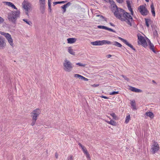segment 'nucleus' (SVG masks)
Wrapping results in <instances>:
<instances>
[{
    "label": "nucleus",
    "mask_w": 160,
    "mask_h": 160,
    "mask_svg": "<svg viewBox=\"0 0 160 160\" xmlns=\"http://www.w3.org/2000/svg\"><path fill=\"white\" fill-rule=\"evenodd\" d=\"M114 16L122 21H125L130 26H132V22L133 20L132 17L129 13L125 12L122 9L116 8L112 9Z\"/></svg>",
    "instance_id": "nucleus-1"
},
{
    "label": "nucleus",
    "mask_w": 160,
    "mask_h": 160,
    "mask_svg": "<svg viewBox=\"0 0 160 160\" xmlns=\"http://www.w3.org/2000/svg\"><path fill=\"white\" fill-rule=\"evenodd\" d=\"M20 12L19 10L11 11L8 14V18L9 21L14 24L16 23V21L20 16Z\"/></svg>",
    "instance_id": "nucleus-2"
},
{
    "label": "nucleus",
    "mask_w": 160,
    "mask_h": 160,
    "mask_svg": "<svg viewBox=\"0 0 160 160\" xmlns=\"http://www.w3.org/2000/svg\"><path fill=\"white\" fill-rule=\"evenodd\" d=\"M0 34L3 35L6 38L9 44L12 47H13L14 43H13V40L10 34L8 33H6L0 31Z\"/></svg>",
    "instance_id": "nucleus-3"
},
{
    "label": "nucleus",
    "mask_w": 160,
    "mask_h": 160,
    "mask_svg": "<svg viewBox=\"0 0 160 160\" xmlns=\"http://www.w3.org/2000/svg\"><path fill=\"white\" fill-rule=\"evenodd\" d=\"M63 65L64 66L63 69L65 71L68 72H70L72 70L73 68L72 66V64L66 59L65 60Z\"/></svg>",
    "instance_id": "nucleus-4"
},
{
    "label": "nucleus",
    "mask_w": 160,
    "mask_h": 160,
    "mask_svg": "<svg viewBox=\"0 0 160 160\" xmlns=\"http://www.w3.org/2000/svg\"><path fill=\"white\" fill-rule=\"evenodd\" d=\"M137 36L138 39V44H141L145 48L147 47V44L144 37L142 36L140 34H138Z\"/></svg>",
    "instance_id": "nucleus-5"
},
{
    "label": "nucleus",
    "mask_w": 160,
    "mask_h": 160,
    "mask_svg": "<svg viewBox=\"0 0 160 160\" xmlns=\"http://www.w3.org/2000/svg\"><path fill=\"white\" fill-rule=\"evenodd\" d=\"M41 110L38 108L33 110L31 113V117L32 118V119L37 120L38 117L41 113Z\"/></svg>",
    "instance_id": "nucleus-6"
},
{
    "label": "nucleus",
    "mask_w": 160,
    "mask_h": 160,
    "mask_svg": "<svg viewBox=\"0 0 160 160\" xmlns=\"http://www.w3.org/2000/svg\"><path fill=\"white\" fill-rule=\"evenodd\" d=\"M22 6L24 9L26 11V14L28 16V12L31 7V3L25 0H24L22 3Z\"/></svg>",
    "instance_id": "nucleus-7"
},
{
    "label": "nucleus",
    "mask_w": 160,
    "mask_h": 160,
    "mask_svg": "<svg viewBox=\"0 0 160 160\" xmlns=\"http://www.w3.org/2000/svg\"><path fill=\"white\" fill-rule=\"evenodd\" d=\"M138 9L141 14L143 16L147 15L149 13V12L147 8L143 5L139 6Z\"/></svg>",
    "instance_id": "nucleus-8"
},
{
    "label": "nucleus",
    "mask_w": 160,
    "mask_h": 160,
    "mask_svg": "<svg viewBox=\"0 0 160 160\" xmlns=\"http://www.w3.org/2000/svg\"><path fill=\"white\" fill-rule=\"evenodd\" d=\"M159 149L158 144L157 142H154L151 148V152L154 154L157 152Z\"/></svg>",
    "instance_id": "nucleus-9"
},
{
    "label": "nucleus",
    "mask_w": 160,
    "mask_h": 160,
    "mask_svg": "<svg viewBox=\"0 0 160 160\" xmlns=\"http://www.w3.org/2000/svg\"><path fill=\"white\" fill-rule=\"evenodd\" d=\"M6 46L5 38L0 35V49H4Z\"/></svg>",
    "instance_id": "nucleus-10"
},
{
    "label": "nucleus",
    "mask_w": 160,
    "mask_h": 160,
    "mask_svg": "<svg viewBox=\"0 0 160 160\" xmlns=\"http://www.w3.org/2000/svg\"><path fill=\"white\" fill-rule=\"evenodd\" d=\"M118 38L119 39L122 41L124 43H125L126 44L128 47H130L131 48H132L133 50L136 51V50L135 49L133 48V47L132 45L131 44H130L126 39H124L121 37H119Z\"/></svg>",
    "instance_id": "nucleus-11"
},
{
    "label": "nucleus",
    "mask_w": 160,
    "mask_h": 160,
    "mask_svg": "<svg viewBox=\"0 0 160 160\" xmlns=\"http://www.w3.org/2000/svg\"><path fill=\"white\" fill-rule=\"evenodd\" d=\"M39 1L40 9L44 10L45 5V0H39Z\"/></svg>",
    "instance_id": "nucleus-12"
},
{
    "label": "nucleus",
    "mask_w": 160,
    "mask_h": 160,
    "mask_svg": "<svg viewBox=\"0 0 160 160\" xmlns=\"http://www.w3.org/2000/svg\"><path fill=\"white\" fill-rule=\"evenodd\" d=\"M102 41H96L91 42V44L94 46L102 45Z\"/></svg>",
    "instance_id": "nucleus-13"
},
{
    "label": "nucleus",
    "mask_w": 160,
    "mask_h": 160,
    "mask_svg": "<svg viewBox=\"0 0 160 160\" xmlns=\"http://www.w3.org/2000/svg\"><path fill=\"white\" fill-rule=\"evenodd\" d=\"M5 3H6V5L8 6L11 7L15 9H17V8L12 3L10 2H5Z\"/></svg>",
    "instance_id": "nucleus-14"
},
{
    "label": "nucleus",
    "mask_w": 160,
    "mask_h": 160,
    "mask_svg": "<svg viewBox=\"0 0 160 160\" xmlns=\"http://www.w3.org/2000/svg\"><path fill=\"white\" fill-rule=\"evenodd\" d=\"M130 89L132 91L136 92H142V90H141L132 87H130Z\"/></svg>",
    "instance_id": "nucleus-15"
},
{
    "label": "nucleus",
    "mask_w": 160,
    "mask_h": 160,
    "mask_svg": "<svg viewBox=\"0 0 160 160\" xmlns=\"http://www.w3.org/2000/svg\"><path fill=\"white\" fill-rule=\"evenodd\" d=\"M77 39L75 38H70L67 39L68 43H73L75 42Z\"/></svg>",
    "instance_id": "nucleus-16"
},
{
    "label": "nucleus",
    "mask_w": 160,
    "mask_h": 160,
    "mask_svg": "<svg viewBox=\"0 0 160 160\" xmlns=\"http://www.w3.org/2000/svg\"><path fill=\"white\" fill-rule=\"evenodd\" d=\"M145 115L151 118H152L154 117V115L153 113L152 112H146Z\"/></svg>",
    "instance_id": "nucleus-17"
},
{
    "label": "nucleus",
    "mask_w": 160,
    "mask_h": 160,
    "mask_svg": "<svg viewBox=\"0 0 160 160\" xmlns=\"http://www.w3.org/2000/svg\"><path fill=\"white\" fill-rule=\"evenodd\" d=\"M149 46L150 49L152 50L154 53H155L156 52L154 49L153 45L152 43L149 40Z\"/></svg>",
    "instance_id": "nucleus-18"
},
{
    "label": "nucleus",
    "mask_w": 160,
    "mask_h": 160,
    "mask_svg": "<svg viewBox=\"0 0 160 160\" xmlns=\"http://www.w3.org/2000/svg\"><path fill=\"white\" fill-rule=\"evenodd\" d=\"M150 8H151V12L152 13V15L155 16V11L154 10V8L153 3H152L150 5Z\"/></svg>",
    "instance_id": "nucleus-19"
},
{
    "label": "nucleus",
    "mask_w": 160,
    "mask_h": 160,
    "mask_svg": "<svg viewBox=\"0 0 160 160\" xmlns=\"http://www.w3.org/2000/svg\"><path fill=\"white\" fill-rule=\"evenodd\" d=\"M109 2L112 4L111 6L112 7V9L116 8L117 7L115 3L113 0H109Z\"/></svg>",
    "instance_id": "nucleus-20"
},
{
    "label": "nucleus",
    "mask_w": 160,
    "mask_h": 160,
    "mask_svg": "<svg viewBox=\"0 0 160 160\" xmlns=\"http://www.w3.org/2000/svg\"><path fill=\"white\" fill-rule=\"evenodd\" d=\"M102 45L105 44H112V42H111L109 41H108L106 40H102Z\"/></svg>",
    "instance_id": "nucleus-21"
},
{
    "label": "nucleus",
    "mask_w": 160,
    "mask_h": 160,
    "mask_svg": "<svg viewBox=\"0 0 160 160\" xmlns=\"http://www.w3.org/2000/svg\"><path fill=\"white\" fill-rule=\"evenodd\" d=\"M112 45H114L117 47H119V48L121 47L122 46V45L120 43H119L116 41L113 42H112Z\"/></svg>",
    "instance_id": "nucleus-22"
},
{
    "label": "nucleus",
    "mask_w": 160,
    "mask_h": 160,
    "mask_svg": "<svg viewBox=\"0 0 160 160\" xmlns=\"http://www.w3.org/2000/svg\"><path fill=\"white\" fill-rule=\"evenodd\" d=\"M131 106L132 107V108L133 110H136L137 109L136 106L135 102L134 100L132 101H131Z\"/></svg>",
    "instance_id": "nucleus-23"
},
{
    "label": "nucleus",
    "mask_w": 160,
    "mask_h": 160,
    "mask_svg": "<svg viewBox=\"0 0 160 160\" xmlns=\"http://www.w3.org/2000/svg\"><path fill=\"white\" fill-rule=\"evenodd\" d=\"M106 122L112 125L115 126L116 125V122L112 120H111L110 121H107Z\"/></svg>",
    "instance_id": "nucleus-24"
},
{
    "label": "nucleus",
    "mask_w": 160,
    "mask_h": 160,
    "mask_svg": "<svg viewBox=\"0 0 160 160\" xmlns=\"http://www.w3.org/2000/svg\"><path fill=\"white\" fill-rule=\"evenodd\" d=\"M68 52L71 54L74 55L75 52L73 51V50L72 49L71 47H69L68 49Z\"/></svg>",
    "instance_id": "nucleus-25"
},
{
    "label": "nucleus",
    "mask_w": 160,
    "mask_h": 160,
    "mask_svg": "<svg viewBox=\"0 0 160 160\" xmlns=\"http://www.w3.org/2000/svg\"><path fill=\"white\" fill-rule=\"evenodd\" d=\"M67 2V1H62L55 2H53L54 6L58 4L65 3Z\"/></svg>",
    "instance_id": "nucleus-26"
},
{
    "label": "nucleus",
    "mask_w": 160,
    "mask_h": 160,
    "mask_svg": "<svg viewBox=\"0 0 160 160\" xmlns=\"http://www.w3.org/2000/svg\"><path fill=\"white\" fill-rule=\"evenodd\" d=\"M23 21L30 26H32V22L30 21H28L27 19H23Z\"/></svg>",
    "instance_id": "nucleus-27"
},
{
    "label": "nucleus",
    "mask_w": 160,
    "mask_h": 160,
    "mask_svg": "<svg viewBox=\"0 0 160 160\" xmlns=\"http://www.w3.org/2000/svg\"><path fill=\"white\" fill-rule=\"evenodd\" d=\"M52 1V0H48V6L49 9L50 10V11L51 12V11L52 9L51 8V2Z\"/></svg>",
    "instance_id": "nucleus-28"
},
{
    "label": "nucleus",
    "mask_w": 160,
    "mask_h": 160,
    "mask_svg": "<svg viewBox=\"0 0 160 160\" xmlns=\"http://www.w3.org/2000/svg\"><path fill=\"white\" fill-rule=\"evenodd\" d=\"M130 119V115H127L126 116V118L125 122L126 123H128L129 122Z\"/></svg>",
    "instance_id": "nucleus-29"
},
{
    "label": "nucleus",
    "mask_w": 160,
    "mask_h": 160,
    "mask_svg": "<svg viewBox=\"0 0 160 160\" xmlns=\"http://www.w3.org/2000/svg\"><path fill=\"white\" fill-rule=\"evenodd\" d=\"M145 23L146 25V26L147 27H149V25L148 23V22L150 21V19L147 18H145Z\"/></svg>",
    "instance_id": "nucleus-30"
},
{
    "label": "nucleus",
    "mask_w": 160,
    "mask_h": 160,
    "mask_svg": "<svg viewBox=\"0 0 160 160\" xmlns=\"http://www.w3.org/2000/svg\"><path fill=\"white\" fill-rule=\"evenodd\" d=\"M110 115L113 117V119L115 120L117 119V117L115 113H112L110 114Z\"/></svg>",
    "instance_id": "nucleus-31"
},
{
    "label": "nucleus",
    "mask_w": 160,
    "mask_h": 160,
    "mask_svg": "<svg viewBox=\"0 0 160 160\" xmlns=\"http://www.w3.org/2000/svg\"><path fill=\"white\" fill-rule=\"evenodd\" d=\"M98 27L99 28L105 29L106 30L107 27L104 26L99 25L98 26Z\"/></svg>",
    "instance_id": "nucleus-32"
},
{
    "label": "nucleus",
    "mask_w": 160,
    "mask_h": 160,
    "mask_svg": "<svg viewBox=\"0 0 160 160\" xmlns=\"http://www.w3.org/2000/svg\"><path fill=\"white\" fill-rule=\"evenodd\" d=\"M78 144L81 147L83 151L86 149V148L80 143H78Z\"/></svg>",
    "instance_id": "nucleus-33"
},
{
    "label": "nucleus",
    "mask_w": 160,
    "mask_h": 160,
    "mask_svg": "<svg viewBox=\"0 0 160 160\" xmlns=\"http://www.w3.org/2000/svg\"><path fill=\"white\" fill-rule=\"evenodd\" d=\"M71 4V3L70 2H68L67 3L64 5L63 6H64L66 8L67 7H69Z\"/></svg>",
    "instance_id": "nucleus-34"
},
{
    "label": "nucleus",
    "mask_w": 160,
    "mask_h": 160,
    "mask_svg": "<svg viewBox=\"0 0 160 160\" xmlns=\"http://www.w3.org/2000/svg\"><path fill=\"white\" fill-rule=\"evenodd\" d=\"M37 120L36 119H32V122L31 123V125L32 126H33L35 125Z\"/></svg>",
    "instance_id": "nucleus-35"
},
{
    "label": "nucleus",
    "mask_w": 160,
    "mask_h": 160,
    "mask_svg": "<svg viewBox=\"0 0 160 160\" xmlns=\"http://www.w3.org/2000/svg\"><path fill=\"white\" fill-rule=\"evenodd\" d=\"M121 76L124 78V79L127 81H129V79L128 78H127L126 76L124 75H122Z\"/></svg>",
    "instance_id": "nucleus-36"
},
{
    "label": "nucleus",
    "mask_w": 160,
    "mask_h": 160,
    "mask_svg": "<svg viewBox=\"0 0 160 160\" xmlns=\"http://www.w3.org/2000/svg\"><path fill=\"white\" fill-rule=\"evenodd\" d=\"M76 64L77 65L79 66L85 67V64H83L80 62L77 63H76Z\"/></svg>",
    "instance_id": "nucleus-37"
},
{
    "label": "nucleus",
    "mask_w": 160,
    "mask_h": 160,
    "mask_svg": "<svg viewBox=\"0 0 160 160\" xmlns=\"http://www.w3.org/2000/svg\"><path fill=\"white\" fill-rule=\"evenodd\" d=\"M118 93H119L118 91H117V92L114 91V92H112L110 94L111 95L117 94H118Z\"/></svg>",
    "instance_id": "nucleus-38"
},
{
    "label": "nucleus",
    "mask_w": 160,
    "mask_h": 160,
    "mask_svg": "<svg viewBox=\"0 0 160 160\" xmlns=\"http://www.w3.org/2000/svg\"><path fill=\"white\" fill-rule=\"evenodd\" d=\"M126 3L127 4V6L128 8L129 7H130L131 6L129 1L127 0L126 1Z\"/></svg>",
    "instance_id": "nucleus-39"
},
{
    "label": "nucleus",
    "mask_w": 160,
    "mask_h": 160,
    "mask_svg": "<svg viewBox=\"0 0 160 160\" xmlns=\"http://www.w3.org/2000/svg\"><path fill=\"white\" fill-rule=\"evenodd\" d=\"M61 8L63 9V12L64 13L66 11V8L63 5L61 6Z\"/></svg>",
    "instance_id": "nucleus-40"
},
{
    "label": "nucleus",
    "mask_w": 160,
    "mask_h": 160,
    "mask_svg": "<svg viewBox=\"0 0 160 160\" xmlns=\"http://www.w3.org/2000/svg\"><path fill=\"white\" fill-rule=\"evenodd\" d=\"M73 158L72 155H70L68 158L67 160H73Z\"/></svg>",
    "instance_id": "nucleus-41"
},
{
    "label": "nucleus",
    "mask_w": 160,
    "mask_h": 160,
    "mask_svg": "<svg viewBox=\"0 0 160 160\" xmlns=\"http://www.w3.org/2000/svg\"><path fill=\"white\" fill-rule=\"evenodd\" d=\"M106 30H108L109 31H111L112 32H115V31H114L112 29H111V28H108V27H107Z\"/></svg>",
    "instance_id": "nucleus-42"
},
{
    "label": "nucleus",
    "mask_w": 160,
    "mask_h": 160,
    "mask_svg": "<svg viewBox=\"0 0 160 160\" xmlns=\"http://www.w3.org/2000/svg\"><path fill=\"white\" fill-rule=\"evenodd\" d=\"M158 35V32L157 31L155 30L153 32V35L154 36L156 37Z\"/></svg>",
    "instance_id": "nucleus-43"
},
{
    "label": "nucleus",
    "mask_w": 160,
    "mask_h": 160,
    "mask_svg": "<svg viewBox=\"0 0 160 160\" xmlns=\"http://www.w3.org/2000/svg\"><path fill=\"white\" fill-rule=\"evenodd\" d=\"M116 1L119 3H122L124 1V0H116Z\"/></svg>",
    "instance_id": "nucleus-44"
},
{
    "label": "nucleus",
    "mask_w": 160,
    "mask_h": 160,
    "mask_svg": "<svg viewBox=\"0 0 160 160\" xmlns=\"http://www.w3.org/2000/svg\"><path fill=\"white\" fill-rule=\"evenodd\" d=\"M128 9L131 12L132 14L133 12L132 8H131V6L130 7H128Z\"/></svg>",
    "instance_id": "nucleus-45"
},
{
    "label": "nucleus",
    "mask_w": 160,
    "mask_h": 160,
    "mask_svg": "<svg viewBox=\"0 0 160 160\" xmlns=\"http://www.w3.org/2000/svg\"><path fill=\"white\" fill-rule=\"evenodd\" d=\"M84 153L86 155L89 153L86 149L83 151Z\"/></svg>",
    "instance_id": "nucleus-46"
},
{
    "label": "nucleus",
    "mask_w": 160,
    "mask_h": 160,
    "mask_svg": "<svg viewBox=\"0 0 160 160\" xmlns=\"http://www.w3.org/2000/svg\"><path fill=\"white\" fill-rule=\"evenodd\" d=\"M84 153L86 155L89 153L86 149L83 151Z\"/></svg>",
    "instance_id": "nucleus-47"
},
{
    "label": "nucleus",
    "mask_w": 160,
    "mask_h": 160,
    "mask_svg": "<svg viewBox=\"0 0 160 160\" xmlns=\"http://www.w3.org/2000/svg\"><path fill=\"white\" fill-rule=\"evenodd\" d=\"M4 21V19L0 17V24L2 23Z\"/></svg>",
    "instance_id": "nucleus-48"
},
{
    "label": "nucleus",
    "mask_w": 160,
    "mask_h": 160,
    "mask_svg": "<svg viewBox=\"0 0 160 160\" xmlns=\"http://www.w3.org/2000/svg\"><path fill=\"white\" fill-rule=\"evenodd\" d=\"M80 75H79V74H75L74 75V77H77V78H79V76H80Z\"/></svg>",
    "instance_id": "nucleus-49"
},
{
    "label": "nucleus",
    "mask_w": 160,
    "mask_h": 160,
    "mask_svg": "<svg viewBox=\"0 0 160 160\" xmlns=\"http://www.w3.org/2000/svg\"><path fill=\"white\" fill-rule=\"evenodd\" d=\"M79 79H81V80H83V78L84 77H83L82 76H81V75H80V76H79Z\"/></svg>",
    "instance_id": "nucleus-50"
},
{
    "label": "nucleus",
    "mask_w": 160,
    "mask_h": 160,
    "mask_svg": "<svg viewBox=\"0 0 160 160\" xmlns=\"http://www.w3.org/2000/svg\"><path fill=\"white\" fill-rule=\"evenodd\" d=\"M98 86H99V85L98 84H94L92 85V86L94 87H97Z\"/></svg>",
    "instance_id": "nucleus-51"
},
{
    "label": "nucleus",
    "mask_w": 160,
    "mask_h": 160,
    "mask_svg": "<svg viewBox=\"0 0 160 160\" xmlns=\"http://www.w3.org/2000/svg\"><path fill=\"white\" fill-rule=\"evenodd\" d=\"M55 157H56V158H58V153H57V152H56V153H55Z\"/></svg>",
    "instance_id": "nucleus-52"
},
{
    "label": "nucleus",
    "mask_w": 160,
    "mask_h": 160,
    "mask_svg": "<svg viewBox=\"0 0 160 160\" xmlns=\"http://www.w3.org/2000/svg\"><path fill=\"white\" fill-rule=\"evenodd\" d=\"M83 80L85 81H88V79L85 77H84Z\"/></svg>",
    "instance_id": "nucleus-53"
},
{
    "label": "nucleus",
    "mask_w": 160,
    "mask_h": 160,
    "mask_svg": "<svg viewBox=\"0 0 160 160\" xmlns=\"http://www.w3.org/2000/svg\"><path fill=\"white\" fill-rule=\"evenodd\" d=\"M102 98H105V99H108V97H106V96H102Z\"/></svg>",
    "instance_id": "nucleus-54"
},
{
    "label": "nucleus",
    "mask_w": 160,
    "mask_h": 160,
    "mask_svg": "<svg viewBox=\"0 0 160 160\" xmlns=\"http://www.w3.org/2000/svg\"><path fill=\"white\" fill-rule=\"evenodd\" d=\"M86 157L87 158H90V155L89 153H88V154L86 155Z\"/></svg>",
    "instance_id": "nucleus-55"
},
{
    "label": "nucleus",
    "mask_w": 160,
    "mask_h": 160,
    "mask_svg": "<svg viewBox=\"0 0 160 160\" xmlns=\"http://www.w3.org/2000/svg\"><path fill=\"white\" fill-rule=\"evenodd\" d=\"M112 26L115 27V25L112 23L110 22L109 23Z\"/></svg>",
    "instance_id": "nucleus-56"
},
{
    "label": "nucleus",
    "mask_w": 160,
    "mask_h": 160,
    "mask_svg": "<svg viewBox=\"0 0 160 160\" xmlns=\"http://www.w3.org/2000/svg\"><path fill=\"white\" fill-rule=\"evenodd\" d=\"M111 55L110 54H108L107 55V57L108 58H110L111 57Z\"/></svg>",
    "instance_id": "nucleus-57"
},
{
    "label": "nucleus",
    "mask_w": 160,
    "mask_h": 160,
    "mask_svg": "<svg viewBox=\"0 0 160 160\" xmlns=\"http://www.w3.org/2000/svg\"><path fill=\"white\" fill-rule=\"evenodd\" d=\"M97 16H100L101 17H102V18H104V17H103V16H102V15H97Z\"/></svg>",
    "instance_id": "nucleus-58"
},
{
    "label": "nucleus",
    "mask_w": 160,
    "mask_h": 160,
    "mask_svg": "<svg viewBox=\"0 0 160 160\" xmlns=\"http://www.w3.org/2000/svg\"><path fill=\"white\" fill-rule=\"evenodd\" d=\"M135 28H136L137 26V25H135L134 26H133Z\"/></svg>",
    "instance_id": "nucleus-59"
},
{
    "label": "nucleus",
    "mask_w": 160,
    "mask_h": 160,
    "mask_svg": "<svg viewBox=\"0 0 160 160\" xmlns=\"http://www.w3.org/2000/svg\"><path fill=\"white\" fill-rule=\"evenodd\" d=\"M152 82H153V83H156V82H155V81L153 80L152 81Z\"/></svg>",
    "instance_id": "nucleus-60"
},
{
    "label": "nucleus",
    "mask_w": 160,
    "mask_h": 160,
    "mask_svg": "<svg viewBox=\"0 0 160 160\" xmlns=\"http://www.w3.org/2000/svg\"><path fill=\"white\" fill-rule=\"evenodd\" d=\"M146 2H149V0H145Z\"/></svg>",
    "instance_id": "nucleus-61"
},
{
    "label": "nucleus",
    "mask_w": 160,
    "mask_h": 160,
    "mask_svg": "<svg viewBox=\"0 0 160 160\" xmlns=\"http://www.w3.org/2000/svg\"><path fill=\"white\" fill-rule=\"evenodd\" d=\"M126 51H127V52H128V50H127V49H126Z\"/></svg>",
    "instance_id": "nucleus-62"
}]
</instances>
